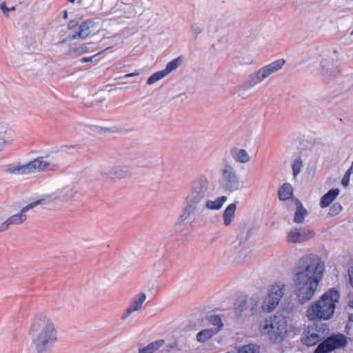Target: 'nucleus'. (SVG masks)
<instances>
[{"label":"nucleus","instance_id":"f704fd0d","mask_svg":"<svg viewBox=\"0 0 353 353\" xmlns=\"http://www.w3.org/2000/svg\"><path fill=\"white\" fill-rule=\"evenodd\" d=\"M303 165V161L301 157H298L293 165H292V171H293V175L294 177H296L301 172V169Z\"/></svg>","mask_w":353,"mask_h":353},{"label":"nucleus","instance_id":"412c9836","mask_svg":"<svg viewBox=\"0 0 353 353\" xmlns=\"http://www.w3.org/2000/svg\"><path fill=\"white\" fill-rule=\"evenodd\" d=\"M231 155L236 162L247 163L250 161V157L245 149L232 148Z\"/></svg>","mask_w":353,"mask_h":353},{"label":"nucleus","instance_id":"de8ad7c7","mask_svg":"<svg viewBox=\"0 0 353 353\" xmlns=\"http://www.w3.org/2000/svg\"><path fill=\"white\" fill-rule=\"evenodd\" d=\"M109 49H110V48H105L104 50H102L101 52H99V54H101V53H102V52H103L104 51H106V50H109ZM97 55H98V54H94V55H92V56L90 57V59H89L90 62H92V61H93V59H94L95 57H97Z\"/></svg>","mask_w":353,"mask_h":353},{"label":"nucleus","instance_id":"49530a36","mask_svg":"<svg viewBox=\"0 0 353 353\" xmlns=\"http://www.w3.org/2000/svg\"><path fill=\"white\" fill-rule=\"evenodd\" d=\"M252 62V59L251 57L248 56L245 58V60L243 61V63L248 64L251 63Z\"/></svg>","mask_w":353,"mask_h":353},{"label":"nucleus","instance_id":"aec40b11","mask_svg":"<svg viewBox=\"0 0 353 353\" xmlns=\"http://www.w3.org/2000/svg\"><path fill=\"white\" fill-rule=\"evenodd\" d=\"M228 198L226 196H221L218 197L214 201L209 199V197L206 199L203 203V212L205 210H217L221 208L224 203L227 201Z\"/></svg>","mask_w":353,"mask_h":353},{"label":"nucleus","instance_id":"bb28decb","mask_svg":"<svg viewBox=\"0 0 353 353\" xmlns=\"http://www.w3.org/2000/svg\"><path fill=\"white\" fill-rule=\"evenodd\" d=\"M307 214V210L303 208L302 203L299 201H296V208L294 213V221L296 223H301L303 222L305 217Z\"/></svg>","mask_w":353,"mask_h":353},{"label":"nucleus","instance_id":"603ef678","mask_svg":"<svg viewBox=\"0 0 353 353\" xmlns=\"http://www.w3.org/2000/svg\"><path fill=\"white\" fill-rule=\"evenodd\" d=\"M348 320H349L350 322H353V314H349Z\"/></svg>","mask_w":353,"mask_h":353},{"label":"nucleus","instance_id":"6ab92c4d","mask_svg":"<svg viewBox=\"0 0 353 353\" xmlns=\"http://www.w3.org/2000/svg\"><path fill=\"white\" fill-rule=\"evenodd\" d=\"M248 302V298L245 299L243 297H239L236 299L235 305H234V310L236 316L238 318H240L243 315L245 316H252V314L249 313V307L247 305V303Z\"/></svg>","mask_w":353,"mask_h":353},{"label":"nucleus","instance_id":"e433bc0d","mask_svg":"<svg viewBox=\"0 0 353 353\" xmlns=\"http://www.w3.org/2000/svg\"><path fill=\"white\" fill-rule=\"evenodd\" d=\"M342 210V206L339 203H334L329 209L328 214L334 216L339 214Z\"/></svg>","mask_w":353,"mask_h":353},{"label":"nucleus","instance_id":"4468645a","mask_svg":"<svg viewBox=\"0 0 353 353\" xmlns=\"http://www.w3.org/2000/svg\"><path fill=\"white\" fill-rule=\"evenodd\" d=\"M103 176L112 179H121L132 176V169L125 165H116L103 172Z\"/></svg>","mask_w":353,"mask_h":353},{"label":"nucleus","instance_id":"cd10ccee","mask_svg":"<svg viewBox=\"0 0 353 353\" xmlns=\"http://www.w3.org/2000/svg\"><path fill=\"white\" fill-rule=\"evenodd\" d=\"M6 172L13 174H28L29 170L28 163L23 165H10Z\"/></svg>","mask_w":353,"mask_h":353},{"label":"nucleus","instance_id":"5fc2aeb1","mask_svg":"<svg viewBox=\"0 0 353 353\" xmlns=\"http://www.w3.org/2000/svg\"><path fill=\"white\" fill-rule=\"evenodd\" d=\"M348 306H349L350 308L353 309V300H352V301H350L349 302V303H348Z\"/></svg>","mask_w":353,"mask_h":353},{"label":"nucleus","instance_id":"bf43d9fd","mask_svg":"<svg viewBox=\"0 0 353 353\" xmlns=\"http://www.w3.org/2000/svg\"><path fill=\"white\" fill-rule=\"evenodd\" d=\"M349 170H350V171H351L352 172H353V161H352V165H351V167L350 168V169H349Z\"/></svg>","mask_w":353,"mask_h":353},{"label":"nucleus","instance_id":"79ce46f5","mask_svg":"<svg viewBox=\"0 0 353 353\" xmlns=\"http://www.w3.org/2000/svg\"><path fill=\"white\" fill-rule=\"evenodd\" d=\"M0 8L2 10L3 14L6 17H8V12H9V9H8V8H7L5 2H2L0 4Z\"/></svg>","mask_w":353,"mask_h":353},{"label":"nucleus","instance_id":"052dcab7","mask_svg":"<svg viewBox=\"0 0 353 353\" xmlns=\"http://www.w3.org/2000/svg\"><path fill=\"white\" fill-rule=\"evenodd\" d=\"M69 2L74 3L76 0H68Z\"/></svg>","mask_w":353,"mask_h":353},{"label":"nucleus","instance_id":"72a5a7b5","mask_svg":"<svg viewBox=\"0 0 353 353\" xmlns=\"http://www.w3.org/2000/svg\"><path fill=\"white\" fill-rule=\"evenodd\" d=\"M90 131L94 132V133H99V134H105L107 132H113V130H112L111 128H103V127L98 126L94 124H90Z\"/></svg>","mask_w":353,"mask_h":353},{"label":"nucleus","instance_id":"58836bf2","mask_svg":"<svg viewBox=\"0 0 353 353\" xmlns=\"http://www.w3.org/2000/svg\"><path fill=\"white\" fill-rule=\"evenodd\" d=\"M351 172L350 170H347L341 180V183L344 187H347L349 185Z\"/></svg>","mask_w":353,"mask_h":353},{"label":"nucleus","instance_id":"09e8293b","mask_svg":"<svg viewBox=\"0 0 353 353\" xmlns=\"http://www.w3.org/2000/svg\"><path fill=\"white\" fill-rule=\"evenodd\" d=\"M101 8V2H99V3H97L96 5V6L92 9V12H96L97 10H99V9Z\"/></svg>","mask_w":353,"mask_h":353},{"label":"nucleus","instance_id":"2f4dec72","mask_svg":"<svg viewBox=\"0 0 353 353\" xmlns=\"http://www.w3.org/2000/svg\"><path fill=\"white\" fill-rule=\"evenodd\" d=\"M190 30L192 32L194 39H196L198 35L203 32L204 28L201 23H192L190 25Z\"/></svg>","mask_w":353,"mask_h":353},{"label":"nucleus","instance_id":"4be33fe9","mask_svg":"<svg viewBox=\"0 0 353 353\" xmlns=\"http://www.w3.org/2000/svg\"><path fill=\"white\" fill-rule=\"evenodd\" d=\"M219 332V327L204 329L197 333L196 339L199 343H205Z\"/></svg>","mask_w":353,"mask_h":353},{"label":"nucleus","instance_id":"f8f14e48","mask_svg":"<svg viewBox=\"0 0 353 353\" xmlns=\"http://www.w3.org/2000/svg\"><path fill=\"white\" fill-rule=\"evenodd\" d=\"M285 292V285L281 282L275 283L269 289L268 293L265 298L268 300V304H270L273 310L278 305Z\"/></svg>","mask_w":353,"mask_h":353},{"label":"nucleus","instance_id":"0eeeda50","mask_svg":"<svg viewBox=\"0 0 353 353\" xmlns=\"http://www.w3.org/2000/svg\"><path fill=\"white\" fill-rule=\"evenodd\" d=\"M338 51L334 50L333 55L327 56L320 61L319 73L324 81H330L336 78L340 73Z\"/></svg>","mask_w":353,"mask_h":353},{"label":"nucleus","instance_id":"39448f33","mask_svg":"<svg viewBox=\"0 0 353 353\" xmlns=\"http://www.w3.org/2000/svg\"><path fill=\"white\" fill-rule=\"evenodd\" d=\"M261 332L273 342H280L288 332L287 319L282 315H274L265 319L261 324Z\"/></svg>","mask_w":353,"mask_h":353},{"label":"nucleus","instance_id":"dca6fc26","mask_svg":"<svg viewBox=\"0 0 353 353\" xmlns=\"http://www.w3.org/2000/svg\"><path fill=\"white\" fill-rule=\"evenodd\" d=\"M145 299V293H139L131 301L130 305L122 315L121 319H126L132 313L140 310Z\"/></svg>","mask_w":353,"mask_h":353},{"label":"nucleus","instance_id":"b1692460","mask_svg":"<svg viewBox=\"0 0 353 353\" xmlns=\"http://www.w3.org/2000/svg\"><path fill=\"white\" fill-rule=\"evenodd\" d=\"M165 341L163 339L157 340L145 347H139V353H154L162 347Z\"/></svg>","mask_w":353,"mask_h":353},{"label":"nucleus","instance_id":"864d4df0","mask_svg":"<svg viewBox=\"0 0 353 353\" xmlns=\"http://www.w3.org/2000/svg\"><path fill=\"white\" fill-rule=\"evenodd\" d=\"M176 345H177V344L176 343H174L172 344H170L169 345V347L174 349V348H175L176 347Z\"/></svg>","mask_w":353,"mask_h":353},{"label":"nucleus","instance_id":"7ed1b4c3","mask_svg":"<svg viewBox=\"0 0 353 353\" xmlns=\"http://www.w3.org/2000/svg\"><path fill=\"white\" fill-rule=\"evenodd\" d=\"M32 347L37 353H45L57 340L53 321L43 314H38L29 330Z\"/></svg>","mask_w":353,"mask_h":353},{"label":"nucleus","instance_id":"a211bd4d","mask_svg":"<svg viewBox=\"0 0 353 353\" xmlns=\"http://www.w3.org/2000/svg\"><path fill=\"white\" fill-rule=\"evenodd\" d=\"M48 165L51 171H56L59 168L60 162L63 159V154L60 152L52 151L44 156Z\"/></svg>","mask_w":353,"mask_h":353},{"label":"nucleus","instance_id":"c03bdc74","mask_svg":"<svg viewBox=\"0 0 353 353\" xmlns=\"http://www.w3.org/2000/svg\"><path fill=\"white\" fill-rule=\"evenodd\" d=\"M138 75H139V72H134L126 74L123 77L117 78L116 79H121L134 77H137Z\"/></svg>","mask_w":353,"mask_h":353},{"label":"nucleus","instance_id":"9d476101","mask_svg":"<svg viewBox=\"0 0 353 353\" xmlns=\"http://www.w3.org/2000/svg\"><path fill=\"white\" fill-rule=\"evenodd\" d=\"M325 337V329L317 325L309 326L303 332L301 342L307 346H313Z\"/></svg>","mask_w":353,"mask_h":353},{"label":"nucleus","instance_id":"6e6552de","mask_svg":"<svg viewBox=\"0 0 353 353\" xmlns=\"http://www.w3.org/2000/svg\"><path fill=\"white\" fill-rule=\"evenodd\" d=\"M285 61L283 59H278L266 65L250 75L252 81L251 86L256 85L267 79L271 74L280 70L284 65Z\"/></svg>","mask_w":353,"mask_h":353},{"label":"nucleus","instance_id":"a878e982","mask_svg":"<svg viewBox=\"0 0 353 353\" xmlns=\"http://www.w3.org/2000/svg\"><path fill=\"white\" fill-rule=\"evenodd\" d=\"M293 194L292 186L288 183H284L279 190V198L281 201H286L291 198Z\"/></svg>","mask_w":353,"mask_h":353},{"label":"nucleus","instance_id":"5701e85b","mask_svg":"<svg viewBox=\"0 0 353 353\" xmlns=\"http://www.w3.org/2000/svg\"><path fill=\"white\" fill-rule=\"evenodd\" d=\"M340 190L338 188L330 190L321 199L320 206L322 208L330 205L339 194Z\"/></svg>","mask_w":353,"mask_h":353},{"label":"nucleus","instance_id":"6e6d98bb","mask_svg":"<svg viewBox=\"0 0 353 353\" xmlns=\"http://www.w3.org/2000/svg\"><path fill=\"white\" fill-rule=\"evenodd\" d=\"M8 9H9V12H10V11H14V10H15V9H16V8H15V6H12V7H11V8H8Z\"/></svg>","mask_w":353,"mask_h":353},{"label":"nucleus","instance_id":"f3484780","mask_svg":"<svg viewBox=\"0 0 353 353\" xmlns=\"http://www.w3.org/2000/svg\"><path fill=\"white\" fill-rule=\"evenodd\" d=\"M44 156L39 157L28 163L29 173L51 171Z\"/></svg>","mask_w":353,"mask_h":353},{"label":"nucleus","instance_id":"c9c22d12","mask_svg":"<svg viewBox=\"0 0 353 353\" xmlns=\"http://www.w3.org/2000/svg\"><path fill=\"white\" fill-rule=\"evenodd\" d=\"M75 193L72 188H65L61 190L60 196L63 197L65 201H68L74 197Z\"/></svg>","mask_w":353,"mask_h":353},{"label":"nucleus","instance_id":"9b49d317","mask_svg":"<svg viewBox=\"0 0 353 353\" xmlns=\"http://www.w3.org/2000/svg\"><path fill=\"white\" fill-rule=\"evenodd\" d=\"M247 305L249 307V313L252 314V316L257 315L262 312H271L273 311L265 296H252L248 298Z\"/></svg>","mask_w":353,"mask_h":353},{"label":"nucleus","instance_id":"393cba45","mask_svg":"<svg viewBox=\"0 0 353 353\" xmlns=\"http://www.w3.org/2000/svg\"><path fill=\"white\" fill-rule=\"evenodd\" d=\"M236 209V205L235 203H231L225 208L223 215L225 225L228 226L231 224L234 217Z\"/></svg>","mask_w":353,"mask_h":353},{"label":"nucleus","instance_id":"c85d7f7f","mask_svg":"<svg viewBox=\"0 0 353 353\" xmlns=\"http://www.w3.org/2000/svg\"><path fill=\"white\" fill-rule=\"evenodd\" d=\"M88 37V22L84 21L79 28L78 34H73L70 37V40L76 39L77 37L85 39Z\"/></svg>","mask_w":353,"mask_h":353},{"label":"nucleus","instance_id":"a18cd8bd","mask_svg":"<svg viewBox=\"0 0 353 353\" xmlns=\"http://www.w3.org/2000/svg\"><path fill=\"white\" fill-rule=\"evenodd\" d=\"M348 275L350 281V284L353 288V267L350 268L348 270Z\"/></svg>","mask_w":353,"mask_h":353},{"label":"nucleus","instance_id":"423d86ee","mask_svg":"<svg viewBox=\"0 0 353 353\" xmlns=\"http://www.w3.org/2000/svg\"><path fill=\"white\" fill-rule=\"evenodd\" d=\"M219 184L225 192H232L240 188V180L234 167L225 163L219 170Z\"/></svg>","mask_w":353,"mask_h":353},{"label":"nucleus","instance_id":"20e7f679","mask_svg":"<svg viewBox=\"0 0 353 353\" xmlns=\"http://www.w3.org/2000/svg\"><path fill=\"white\" fill-rule=\"evenodd\" d=\"M340 294L332 288L325 292L319 299L312 303L306 311V316L310 321L330 319L334 313L336 304L339 303Z\"/></svg>","mask_w":353,"mask_h":353},{"label":"nucleus","instance_id":"473e14b6","mask_svg":"<svg viewBox=\"0 0 353 353\" xmlns=\"http://www.w3.org/2000/svg\"><path fill=\"white\" fill-rule=\"evenodd\" d=\"M208 319L210 324L214 325L215 327H219V331L223 326L221 318L218 315H210L208 316Z\"/></svg>","mask_w":353,"mask_h":353},{"label":"nucleus","instance_id":"680f3d73","mask_svg":"<svg viewBox=\"0 0 353 353\" xmlns=\"http://www.w3.org/2000/svg\"><path fill=\"white\" fill-rule=\"evenodd\" d=\"M351 35H353V30L350 33Z\"/></svg>","mask_w":353,"mask_h":353},{"label":"nucleus","instance_id":"37998d69","mask_svg":"<svg viewBox=\"0 0 353 353\" xmlns=\"http://www.w3.org/2000/svg\"><path fill=\"white\" fill-rule=\"evenodd\" d=\"M10 225H11V224L9 223L8 219H7L0 225V232L6 231L8 229Z\"/></svg>","mask_w":353,"mask_h":353},{"label":"nucleus","instance_id":"ea45409f","mask_svg":"<svg viewBox=\"0 0 353 353\" xmlns=\"http://www.w3.org/2000/svg\"><path fill=\"white\" fill-rule=\"evenodd\" d=\"M88 46L85 44H84L83 46L74 48L72 51L77 53L78 55H81L82 54L85 53L88 51Z\"/></svg>","mask_w":353,"mask_h":353},{"label":"nucleus","instance_id":"4c0bfd02","mask_svg":"<svg viewBox=\"0 0 353 353\" xmlns=\"http://www.w3.org/2000/svg\"><path fill=\"white\" fill-rule=\"evenodd\" d=\"M94 100L92 101L91 106L98 105L99 103L103 102L105 97L101 94H98L94 96Z\"/></svg>","mask_w":353,"mask_h":353},{"label":"nucleus","instance_id":"f03ea898","mask_svg":"<svg viewBox=\"0 0 353 353\" xmlns=\"http://www.w3.org/2000/svg\"><path fill=\"white\" fill-rule=\"evenodd\" d=\"M211 194V183L205 175L194 179L185 197V206L176 223L181 227H193L196 216L203 212V203Z\"/></svg>","mask_w":353,"mask_h":353},{"label":"nucleus","instance_id":"2eb2a0df","mask_svg":"<svg viewBox=\"0 0 353 353\" xmlns=\"http://www.w3.org/2000/svg\"><path fill=\"white\" fill-rule=\"evenodd\" d=\"M46 203V199H39L37 201H35L32 203H29L28 205L23 207L19 213L16 214L10 218H8L9 223L11 225H19L23 223L26 219L27 216L26 215V213L30 210V209L39 205H43Z\"/></svg>","mask_w":353,"mask_h":353},{"label":"nucleus","instance_id":"4d7b16f0","mask_svg":"<svg viewBox=\"0 0 353 353\" xmlns=\"http://www.w3.org/2000/svg\"><path fill=\"white\" fill-rule=\"evenodd\" d=\"M249 232H250L249 230H248V231H247L248 234H247V235H246V236L245 237L244 241H247V240H248V233H249Z\"/></svg>","mask_w":353,"mask_h":353},{"label":"nucleus","instance_id":"ddd939ff","mask_svg":"<svg viewBox=\"0 0 353 353\" xmlns=\"http://www.w3.org/2000/svg\"><path fill=\"white\" fill-rule=\"evenodd\" d=\"M314 235L315 232L313 230L294 228L287 233L286 241L293 243H302L312 239Z\"/></svg>","mask_w":353,"mask_h":353},{"label":"nucleus","instance_id":"3c124183","mask_svg":"<svg viewBox=\"0 0 353 353\" xmlns=\"http://www.w3.org/2000/svg\"><path fill=\"white\" fill-rule=\"evenodd\" d=\"M81 61L82 63H87L88 62V57H83L81 59Z\"/></svg>","mask_w":353,"mask_h":353},{"label":"nucleus","instance_id":"1a4fd4ad","mask_svg":"<svg viewBox=\"0 0 353 353\" xmlns=\"http://www.w3.org/2000/svg\"><path fill=\"white\" fill-rule=\"evenodd\" d=\"M347 344V338L342 334L327 338L320 343L314 353H328L336 349L343 347Z\"/></svg>","mask_w":353,"mask_h":353},{"label":"nucleus","instance_id":"f257e3e1","mask_svg":"<svg viewBox=\"0 0 353 353\" xmlns=\"http://www.w3.org/2000/svg\"><path fill=\"white\" fill-rule=\"evenodd\" d=\"M324 270L325 263L316 254H305L297 261L294 270V282L299 303L304 304L312 299Z\"/></svg>","mask_w":353,"mask_h":353},{"label":"nucleus","instance_id":"c756f323","mask_svg":"<svg viewBox=\"0 0 353 353\" xmlns=\"http://www.w3.org/2000/svg\"><path fill=\"white\" fill-rule=\"evenodd\" d=\"M181 61V59L180 57H178L175 59H173L172 61L168 62L166 65V67L163 71L165 72V75L167 76L168 74H170L171 72L176 69L180 63Z\"/></svg>","mask_w":353,"mask_h":353},{"label":"nucleus","instance_id":"13d9d810","mask_svg":"<svg viewBox=\"0 0 353 353\" xmlns=\"http://www.w3.org/2000/svg\"><path fill=\"white\" fill-rule=\"evenodd\" d=\"M68 17V12L65 11L64 12V18L66 19Z\"/></svg>","mask_w":353,"mask_h":353},{"label":"nucleus","instance_id":"a19ab883","mask_svg":"<svg viewBox=\"0 0 353 353\" xmlns=\"http://www.w3.org/2000/svg\"><path fill=\"white\" fill-rule=\"evenodd\" d=\"M7 143L8 142L4 136L0 134V152L3 150Z\"/></svg>","mask_w":353,"mask_h":353},{"label":"nucleus","instance_id":"8fccbe9b","mask_svg":"<svg viewBox=\"0 0 353 353\" xmlns=\"http://www.w3.org/2000/svg\"><path fill=\"white\" fill-rule=\"evenodd\" d=\"M77 25L76 22L74 21H71L69 24H68V27L70 28H74V26Z\"/></svg>","mask_w":353,"mask_h":353},{"label":"nucleus","instance_id":"7c9ffc66","mask_svg":"<svg viewBox=\"0 0 353 353\" xmlns=\"http://www.w3.org/2000/svg\"><path fill=\"white\" fill-rule=\"evenodd\" d=\"M166 77L165 72H164L163 70L158 71L153 74H152L147 80V84L148 85H152L157 81L162 79Z\"/></svg>","mask_w":353,"mask_h":353}]
</instances>
